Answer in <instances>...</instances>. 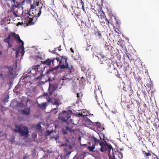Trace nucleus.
Here are the masks:
<instances>
[{
    "label": "nucleus",
    "instance_id": "32",
    "mask_svg": "<svg viewBox=\"0 0 159 159\" xmlns=\"http://www.w3.org/2000/svg\"><path fill=\"white\" fill-rule=\"evenodd\" d=\"M126 55L130 61H131L133 60V58L131 56V55L128 53H126Z\"/></svg>",
    "mask_w": 159,
    "mask_h": 159
},
{
    "label": "nucleus",
    "instance_id": "29",
    "mask_svg": "<svg viewBox=\"0 0 159 159\" xmlns=\"http://www.w3.org/2000/svg\"><path fill=\"white\" fill-rule=\"evenodd\" d=\"M95 35L96 36L100 38L101 37L102 34L100 31L98 30L95 33Z\"/></svg>",
    "mask_w": 159,
    "mask_h": 159
},
{
    "label": "nucleus",
    "instance_id": "36",
    "mask_svg": "<svg viewBox=\"0 0 159 159\" xmlns=\"http://www.w3.org/2000/svg\"><path fill=\"white\" fill-rule=\"evenodd\" d=\"M114 31L116 33H117V34H120V33H121V32L119 30V29L118 28H115V29Z\"/></svg>",
    "mask_w": 159,
    "mask_h": 159
},
{
    "label": "nucleus",
    "instance_id": "26",
    "mask_svg": "<svg viewBox=\"0 0 159 159\" xmlns=\"http://www.w3.org/2000/svg\"><path fill=\"white\" fill-rule=\"evenodd\" d=\"M95 145H93L91 146H88L87 147V149H89L90 151H93V149L95 148Z\"/></svg>",
    "mask_w": 159,
    "mask_h": 159
},
{
    "label": "nucleus",
    "instance_id": "52",
    "mask_svg": "<svg viewBox=\"0 0 159 159\" xmlns=\"http://www.w3.org/2000/svg\"><path fill=\"white\" fill-rule=\"evenodd\" d=\"M8 44L9 47L10 48V47H12L13 45L12 44H10V43H8Z\"/></svg>",
    "mask_w": 159,
    "mask_h": 159
},
{
    "label": "nucleus",
    "instance_id": "49",
    "mask_svg": "<svg viewBox=\"0 0 159 159\" xmlns=\"http://www.w3.org/2000/svg\"><path fill=\"white\" fill-rule=\"evenodd\" d=\"M71 153V152L67 151L66 152V155H70Z\"/></svg>",
    "mask_w": 159,
    "mask_h": 159
},
{
    "label": "nucleus",
    "instance_id": "30",
    "mask_svg": "<svg viewBox=\"0 0 159 159\" xmlns=\"http://www.w3.org/2000/svg\"><path fill=\"white\" fill-rule=\"evenodd\" d=\"M111 68V65H110V68H108L107 69L108 72L109 73H111L112 72V70H115V68L114 67L112 66Z\"/></svg>",
    "mask_w": 159,
    "mask_h": 159
},
{
    "label": "nucleus",
    "instance_id": "4",
    "mask_svg": "<svg viewBox=\"0 0 159 159\" xmlns=\"http://www.w3.org/2000/svg\"><path fill=\"white\" fill-rule=\"evenodd\" d=\"M15 129L14 131L16 133H19L21 136H25L27 138L29 134L28 129L26 126L16 125H15Z\"/></svg>",
    "mask_w": 159,
    "mask_h": 159
},
{
    "label": "nucleus",
    "instance_id": "51",
    "mask_svg": "<svg viewBox=\"0 0 159 159\" xmlns=\"http://www.w3.org/2000/svg\"><path fill=\"white\" fill-rule=\"evenodd\" d=\"M69 148L70 150H71L72 149V147L71 145H69Z\"/></svg>",
    "mask_w": 159,
    "mask_h": 159
},
{
    "label": "nucleus",
    "instance_id": "41",
    "mask_svg": "<svg viewBox=\"0 0 159 159\" xmlns=\"http://www.w3.org/2000/svg\"><path fill=\"white\" fill-rule=\"evenodd\" d=\"M62 132L64 134H67V132L66 131L65 128H64L62 129Z\"/></svg>",
    "mask_w": 159,
    "mask_h": 159
},
{
    "label": "nucleus",
    "instance_id": "50",
    "mask_svg": "<svg viewBox=\"0 0 159 159\" xmlns=\"http://www.w3.org/2000/svg\"><path fill=\"white\" fill-rule=\"evenodd\" d=\"M123 90L125 91H127V90H126V88L125 87H124L123 88Z\"/></svg>",
    "mask_w": 159,
    "mask_h": 159
},
{
    "label": "nucleus",
    "instance_id": "63",
    "mask_svg": "<svg viewBox=\"0 0 159 159\" xmlns=\"http://www.w3.org/2000/svg\"><path fill=\"white\" fill-rule=\"evenodd\" d=\"M84 80V78H83V77H82V80Z\"/></svg>",
    "mask_w": 159,
    "mask_h": 159
},
{
    "label": "nucleus",
    "instance_id": "31",
    "mask_svg": "<svg viewBox=\"0 0 159 159\" xmlns=\"http://www.w3.org/2000/svg\"><path fill=\"white\" fill-rule=\"evenodd\" d=\"M64 128H65L66 130L69 131L70 132H71L73 130L71 128L69 127L68 126H65Z\"/></svg>",
    "mask_w": 159,
    "mask_h": 159
},
{
    "label": "nucleus",
    "instance_id": "22",
    "mask_svg": "<svg viewBox=\"0 0 159 159\" xmlns=\"http://www.w3.org/2000/svg\"><path fill=\"white\" fill-rule=\"evenodd\" d=\"M100 17L101 18H104L105 19V21L106 22V24L108 25H109L110 23L109 21V20L107 19L105 15V16L103 15H100Z\"/></svg>",
    "mask_w": 159,
    "mask_h": 159
},
{
    "label": "nucleus",
    "instance_id": "18",
    "mask_svg": "<svg viewBox=\"0 0 159 159\" xmlns=\"http://www.w3.org/2000/svg\"><path fill=\"white\" fill-rule=\"evenodd\" d=\"M13 92L16 95L20 94V89L19 86L16 85L15 87L13 89Z\"/></svg>",
    "mask_w": 159,
    "mask_h": 159
},
{
    "label": "nucleus",
    "instance_id": "39",
    "mask_svg": "<svg viewBox=\"0 0 159 159\" xmlns=\"http://www.w3.org/2000/svg\"><path fill=\"white\" fill-rule=\"evenodd\" d=\"M99 143L101 147H102V146H103V145H105V143H104V142L103 141L99 142Z\"/></svg>",
    "mask_w": 159,
    "mask_h": 159
},
{
    "label": "nucleus",
    "instance_id": "34",
    "mask_svg": "<svg viewBox=\"0 0 159 159\" xmlns=\"http://www.w3.org/2000/svg\"><path fill=\"white\" fill-rule=\"evenodd\" d=\"M62 98L61 96H59V97H57L55 98L54 99V100H57L58 101H59V102H60V101Z\"/></svg>",
    "mask_w": 159,
    "mask_h": 159
},
{
    "label": "nucleus",
    "instance_id": "21",
    "mask_svg": "<svg viewBox=\"0 0 159 159\" xmlns=\"http://www.w3.org/2000/svg\"><path fill=\"white\" fill-rule=\"evenodd\" d=\"M5 68H7L8 70V71L6 72L7 73H9L10 72H11V73H12V75H13V67L11 66H6V67H5Z\"/></svg>",
    "mask_w": 159,
    "mask_h": 159
},
{
    "label": "nucleus",
    "instance_id": "17",
    "mask_svg": "<svg viewBox=\"0 0 159 159\" xmlns=\"http://www.w3.org/2000/svg\"><path fill=\"white\" fill-rule=\"evenodd\" d=\"M88 120V122L89 124V125H96L98 127H99L101 126L100 123L98 122H93L92 121L88 118L87 119Z\"/></svg>",
    "mask_w": 159,
    "mask_h": 159
},
{
    "label": "nucleus",
    "instance_id": "9",
    "mask_svg": "<svg viewBox=\"0 0 159 159\" xmlns=\"http://www.w3.org/2000/svg\"><path fill=\"white\" fill-rule=\"evenodd\" d=\"M57 87V85L53 84H51L50 83L49 88L48 89V94L45 93V94L46 95H49V96L51 95L56 90Z\"/></svg>",
    "mask_w": 159,
    "mask_h": 159
},
{
    "label": "nucleus",
    "instance_id": "38",
    "mask_svg": "<svg viewBox=\"0 0 159 159\" xmlns=\"http://www.w3.org/2000/svg\"><path fill=\"white\" fill-rule=\"evenodd\" d=\"M80 2L82 5V9L84 11V2H83L82 1V0H80Z\"/></svg>",
    "mask_w": 159,
    "mask_h": 159
},
{
    "label": "nucleus",
    "instance_id": "59",
    "mask_svg": "<svg viewBox=\"0 0 159 159\" xmlns=\"http://www.w3.org/2000/svg\"><path fill=\"white\" fill-rule=\"evenodd\" d=\"M89 115L90 116H93V114H90H90H89Z\"/></svg>",
    "mask_w": 159,
    "mask_h": 159
},
{
    "label": "nucleus",
    "instance_id": "12",
    "mask_svg": "<svg viewBox=\"0 0 159 159\" xmlns=\"http://www.w3.org/2000/svg\"><path fill=\"white\" fill-rule=\"evenodd\" d=\"M55 60V58H48L45 61H43L42 64L43 66L45 65L46 66H50L51 63H52V64H53L54 61Z\"/></svg>",
    "mask_w": 159,
    "mask_h": 159
},
{
    "label": "nucleus",
    "instance_id": "43",
    "mask_svg": "<svg viewBox=\"0 0 159 159\" xmlns=\"http://www.w3.org/2000/svg\"><path fill=\"white\" fill-rule=\"evenodd\" d=\"M58 108V107L57 106L56 108L52 109L51 110V112H53L54 111H57V110Z\"/></svg>",
    "mask_w": 159,
    "mask_h": 159
},
{
    "label": "nucleus",
    "instance_id": "19",
    "mask_svg": "<svg viewBox=\"0 0 159 159\" xmlns=\"http://www.w3.org/2000/svg\"><path fill=\"white\" fill-rule=\"evenodd\" d=\"M92 139H93L94 142V144L93 145H95H95H98V143H99V140L94 136H92Z\"/></svg>",
    "mask_w": 159,
    "mask_h": 159
},
{
    "label": "nucleus",
    "instance_id": "46",
    "mask_svg": "<svg viewBox=\"0 0 159 159\" xmlns=\"http://www.w3.org/2000/svg\"><path fill=\"white\" fill-rule=\"evenodd\" d=\"M68 145V144L66 143H65L64 144H62L61 145V146H65L67 147Z\"/></svg>",
    "mask_w": 159,
    "mask_h": 159
},
{
    "label": "nucleus",
    "instance_id": "23",
    "mask_svg": "<svg viewBox=\"0 0 159 159\" xmlns=\"http://www.w3.org/2000/svg\"><path fill=\"white\" fill-rule=\"evenodd\" d=\"M108 59H109V58L106 57H103V58H100V62H101V64H103V62L105 61H106Z\"/></svg>",
    "mask_w": 159,
    "mask_h": 159
},
{
    "label": "nucleus",
    "instance_id": "40",
    "mask_svg": "<svg viewBox=\"0 0 159 159\" xmlns=\"http://www.w3.org/2000/svg\"><path fill=\"white\" fill-rule=\"evenodd\" d=\"M92 49L94 52H97V51H98V49L96 48L95 46H93V47H92Z\"/></svg>",
    "mask_w": 159,
    "mask_h": 159
},
{
    "label": "nucleus",
    "instance_id": "60",
    "mask_svg": "<svg viewBox=\"0 0 159 159\" xmlns=\"http://www.w3.org/2000/svg\"><path fill=\"white\" fill-rule=\"evenodd\" d=\"M138 139L140 141L141 139H142V138L141 137H140V138H139V139Z\"/></svg>",
    "mask_w": 159,
    "mask_h": 159
},
{
    "label": "nucleus",
    "instance_id": "8",
    "mask_svg": "<svg viewBox=\"0 0 159 159\" xmlns=\"http://www.w3.org/2000/svg\"><path fill=\"white\" fill-rule=\"evenodd\" d=\"M41 8H38L37 7L36 9L34 10H32L31 11V14L32 17L34 19H36L37 17H39L41 13Z\"/></svg>",
    "mask_w": 159,
    "mask_h": 159
},
{
    "label": "nucleus",
    "instance_id": "57",
    "mask_svg": "<svg viewBox=\"0 0 159 159\" xmlns=\"http://www.w3.org/2000/svg\"><path fill=\"white\" fill-rule=\"evenodd\" d=\"M100 55L101 57V58H103V57H105V56H104L102 54H100Z\"/></svg>",
    "mask_w": 159,
    "mask_h": 159
},
{
    "label": "nucleus",
    "instance_id": "7",
    "mask_svg": "<svg viewBox=\"0 0 159 159\" xmlns=\"http://www.w3.org/2000/svg\"><path fill=\"white\" fill-rule=\"evenodd\" d=\"M12 75V73L10 72L7 73L6 72H4L3 71L0 73V79L3 82L6 81L7 79L8 78H10Z\"/></svg>",
    "mask_w": 159,
    "mask_h": 159
},
{
    "label": "nucleus",
    "instance_id": "10",
    "mask_svg": "<svg viewBox=\"0 0 159 159\" xmlns=\"http://www.w3.org/2000/svg\"><path fill=\"white\" fill-rule=\"evenodd\" d=\"M43 7V4L41 2H39L37 0H34L33 3L31 5V8L32 9L35 8L37 7L38 8H42Z\"/></svg>",
    "mask_w": 159,
    "mask_h": 159
},
{
    "label": "nucleus",
    "instance_id": "56",
    "mask_svg": "<svg viewBox=\"0 0 159 159\" xmlns=\"http://www.w3.org/2000/svg\"><path fill=\"white\" fill-rule=\"evenodd\" d=\"M100 55L101 57V58H103V57H105V56H104L102 54H100Z\"/></svg>",
    "mask_w": 159,
    "mask_h": 159
},
{
    "label": "nucleus",
    "instance_id": "14",
    "mask_svg": "<svg viewBox=\"0 0 159 159\" xmlns=\"http://www.w3.org/2000/svg\"><path fill=\"white\" fill-rule=\"evenodd\" d=\"M20 113L22 115L29 116L30 114V108H27L22 110L20 111Z\"/></svg>",
    "mask_w": 159,
    "mask_h": 159
},
{
    "label": "nucleus",
    "instance_id": "6",
    "mask_svg": "<svg viewBox=\"0 0 159 159\" xmlns=\"http://www.w3.org/2000/svg\"><path fill=\"white\" fill-rule=\"evenodd\" d=\"M32 16L31 12L30 10H27L22 13V18L25 20V21L28 22L30 25L34 24V23L33 22V18Z\"/></svg>",
    "mask_w": 159,
    "mask_h": 159
},
{
    "label": "nucleus",
    "instance_id": "1",
    "mask_svg": "<svg viewBox=\"0 0 159 159\" xmlns=\"http://www.w3.org/2000/svg\"><path fill=\"white\" fill-rule=\"evenodd\" d=\"M45 67L43 64L35 65L32 66L28 73L31 74L37 79H41Z\"/></svg>",
    "mask_w": 159,
    "mask_h": 159
},
{
    "label": "nucleus",
    "instance_id": "16",
    "mask_svg": "<svg viewBox=\"0 0 159 159\" xmlns=\"http://www.w3.org/2000/svg\"><path fill=\"white\" fill-rule=\"evenodd\" d=\"M28 101L27 100H25L24 101L21 100V102L18 104V106L20 107H24L25 105H27Z\"/></svg>",
    "mask_w": 159,
    "mask_h": 159
},
{
    "label": "nucleus",
    "instance_id": "47",
    "mask_svg": "<svg viewBox=\"0 0 159 159\" xmlns=\"http://www.w3.org/2000/svg\"><path fill=\"white\" fill-rule=\"evenodd\" d=\"M79 115L81 116H89V115H83V114L82 113H79Z\"/></svg>",
    "mask_w": 159,
    "mask_h": 159
},
{
    "label": "nucleus",
    "instance_id": "33",
    "mask_svg": "<svg viewBox=\"0 0 159 159\" xmlns=\"http://www.w3.org/2000/svg\"><path fill=\"white\" fill-rule=\"evenodd\" d=\"M54 105H56L57 106H58H58L61 104V103L59 102V101H57V100H54Z\"/></svg>",
    "mask_w": 159,
    "mask_h": 159
},
{
    "label": "nucleus",
    "instance_id": "55",
    "mask_svg": "<svg viewBox=\"0 0 159 159\" xmlns=\"http://www.w3.org/2000/svg\"><path fill=\"white\" fill-rule=\"evenodd\" d=\"M53 112H54V113L55 114H56L57 113L58 111L57 110V111H54Z\"/></svg>",
    "mask_w": 159,
    "mask_h": 159
},
{
    "label": "nucleus",
    "instance_id": "53",
    "mask_svg": "<svg viewBox=\"0 0 159 159\" xmlns=\"http://www.w3.org/2000/svg\"><path fill=\"white\" fill-rule=\"evenodd\" d=\"M80 94L79 93H77V98H80Z\"/></svg>",
    "mask_w": 159,
    "mask_h": 159
},
{
    "label": "nucleus",
    "instance_id": "20",
    "mask_svg": "<svg viewBox=\"0 0 159 159\" xmlns=\"http://www.w3.org/2000/svg\"><path fill=\"white\" fill-rule=\"evenodd\" d=\"M47 106L46 102H43L40 104H38V106L42 109L43 108H45Z\"/></svg>",
    "mask_w": 159,
    "mask_h": 159
},
{
    "label": "nucleus",
    "instance_id": "15",
    "mask_svg": "<svg viewBox=\"0 0 159 159\" xmlns=\"http://www.w3.org/2000/svg\"><path fill=\"white\" fill-rule=\"evenodd\" d=\"M104 136V135H103L104 138L102 139L105 142V145H103V146H102V147H101L100 150L101 152H104L106 151H107V148L108 146H107V145H108V144L105 141Z\"/></svg>",
    "mask_w": 159,
    "mask_h": 159
},
{
    "label": "nucleus",
    "instance_id": "24",
    "mask_svg": "<svg viewBox=\"0 0 159 159\" xmlns=\"http://www.w3.org/2000/svg\"><path fill=\"white\" fill-rule=\"evenodd\" d=\"M13 15L15 17H18L20 16V15L17 11H11Z\"/></svg>",
    "mask_w": 159,
    "mask_h": 159
},
{
    "label": "nucleus",
    "instance_id": "28",
    "mask_svg": "<svg viewBox=\"0 0 159 159\" xmlns=\"http://www.w3.org/2000/svg\"><path fill=\"white\" fill-rule=\"evenodd\" d=\"M142 152L145 157H148L149 156H151V154L150 152L147 153L145 151L143 150Z\"/></svg>",
    "mask_w": 159,
    "mask_h": 159
},
{
    "label": "nucleus",
    "instance_id": "27",
    "mask_svg": "<svg viewBox=\"0 0 159 159\" xmlns=\"http://www.w3.org/2000/svg\"><path fill=\"white\" fill-rule=\"evenodd\" d=\"M110 48V44L109 43H106L105 44V46H104V48L105 49L107 50H109V48Z\"/></svg>",
    "mask_w": 159,
    "mask_h": 159
},
{
    "label": "nucleus",
    "instance_id": "62",
    "mask_svg": "<svg viewBox=\"0 0 159 159\" xmlns=\"http://www.w3.org/2000/svg\"><path fill=\"white\" fill-rule=\"evenodd\" d=\"M2 53V52L1 51H0V55H1Z\"/></svg>",
    "mask_w": 159,
    "mask_h": 159
},
{
    "label": "nucleus",
    "instance_id": "25",
    "mask_svg": "<svg viewBox=\"0 0 159 159\" xmlns=\"http://www.w3.org/2000/svg\"><path fill=\"white\" fill-rule=\"evenodd\" d=\"M107 151H108V153H110V151L111 150L113 151V148L112 146L111 145L108 144V145H107Z\"/></svg>",
    "mask_w": 159,
    "mask_h": 159
},
{
    "label": "nucleus",
    "instance_id": "64",
    "mask_svg": "<svg viewBox=\"0 0 159 159\" xmlns=\"http://www.w3.org/2000/svg\"><path fill=\"white\" fill-rule=\"evenodd\" d=\"M88 144H90H90H90V142H89L88 143Z\"/></svg>",
    "mask_w": 159,
    "mask_h": 159
},
{
    "label": "nucleus",
    "instance_id": "48",
    "mask_svg": "<svg viewBox=\"0 0 159 159\" xmlns=\"http://www.w3.org/2000/svg\"><path fill=\"white\" fill-rule=\"evenodd\" d=\"M80 144L81 146H84V147H86L87 145V144H81V143H80Z\"/></svg>",
    "mask_w": 159,
    "mask_h": 159
},
{
    "label": "nucleus",
    "instance_id": "2",
    "mask_svg": "<svg viewBox=\"0 0 159 159\" xmlns=\"http://www.w3.org/2000/svg\"><path fill=\"white\" fill-rule=\"evenodd\" d=\"M55 59L59 61V66L61 69H66L68 71L69 73L71 74L73 66L71 65H69L66 62L67 59L66 57H60L56 58Z\"/></svg>",
    "mask_w": 159,
    "mask_h": 159
},
{
    "label": "nucleus",
    "instance_id": "54",
    "mask_svg": "<svg viewBox=\"0 0 159 159\" xmlns=\"http://www.w3.org/2000/svg\"><path fill=\"white\" fill-rule=\"evenodd\" d=\"M70 51L72 52V53H74V51L73 50V49L72 48H70Z\"/></svg>",
    "mask_w": 159,
    "mask_h": 159
},
{
    "label": "nucleus",
    "instance_id": "37",
    "mask_svg": "<svg viewBox=\"0 0 159 159\" xmlns=\"http://www.w3.org/2000/svg\"><path fill=\"white\" fill-rule=\"evenodd\" d=\"M95 98L98 102L99 103V104H100V101L98 100V98H97V96L96 95V91L95 92Z\"/></svg>",
    "mask_w": 159,
    "mask_h": 159
},
{
    "label": "nucleus",
    "instance_id": "5",
    "mask_svg": "<svg viewBox=\"0 0 159 159\" xmlns=\"http://www.w3.org/2000/svg\"><path fill=\"white\" fill-rule=\"evenodd\" d=\"M11 37H13L16 40H17L18 43L20 44L21 43V46H20L19 48V49H22V54H24V48L23 46L24 44V42L20 39L19 35L18 34H16L14 32H11L7 39L10 41Z\"/></svg>",
    "mask_w": 159,
    "mask_h": 159
},
{
    "label": "nucleus",
    "instance_id": "3",
    "mask_svg": "<svg viewBox=\"0 0 159 159\" xmlns=\"http://www.w3.org/2000/svg\"><path fill=\"white\" fill-rule=\"evenodd\" d=\"M72 113V111L70 110L63 111L58 118L62 122H66L67 124L72 123V120L70 119Z\"/></svg>",
    "mask_w": 159,
    "mask_h": 159
},
{
    "label": "nucleus",
    "instance_id": "11",
    "mask_svg": "<svg viewBox=\"0 0 159 159\" xmlns=\"http://www.w3.org/2000/svg\"><path fill=\"white\" fill-rule=\"evenodd\" d=\"M27 1H28L30 2V0H23V1L21 2H20L17 1H16V0H15L14 2H12L11 3H13L11 5V7H20L22 6V3L24 2Z\"/></svg>",
    "mask_w": 159,
    "mask_h": 159
},
{
    "label": "nucleus",
    "instance_id": "61",
    "mask_svg": "<svg viewBox=\"0 0 159 159\" xmlns=\"http://www.w3.org/2000/svg\"><path fill=\"white\" fill-rule=\"evenodd\" d=\"M156 158L157 159H159V156H156Z\"/></svg>",
    "mask_w": 159,
    "mask_h": 159
},
{
    "label": "nucleus",
    "instance_id": "35",
    "mask_svg": "<svg viewBox=\"0 0 159 159\" xmlns=\"http://www.w3.org/2000/svg\"><path fill=\"white\" fill-rule=\"evenodd\" d=\"M9 98V96L7 95L5 98L4 99L3 101L4 102H8V99Z\"/></svg>",
    "mask_w": 159,
    "mask_h": 159
},
{
    "label": "nucleus",
    "instance_id": "42",
    "mask_svg": "<svg viewBox=\"0 0 159 159\" xmlns=\"http://www.w3.org/2000/svg\"><path fill=\"white\" fill-rule=\"evenodd\" d=\"M37 126L38 127V129H39V130L41 129V126L39 124H38L37 125Z\"/></svg>",
    "mask_w": 159,
    "mask_h": 159
},
{
    "label": "nucleus",
    "instance_id": "45",
    "mask_svg": "<svg viewBox=\"0 0 159 159\" xmlns=\"http://www.w3.org/2000/svg\"><path fill=\"white\" fill-rule=\"evenodd\" d=\"M29 157V156L28 155L26 156L24 155L23 156V159H26V158H28Z\"/></svg>",
    "mask_w": 159,
    "mask_h": 159
},
{
    "label": "nucleus",
    "instance_id": "44",
    "mask_svg": "<svg viewBox=\"0 0 159 159\" xmlns=\"http://www.w3.org/2000/svg\"><path fill=\"white\" fill-rule=\"evenodd\" d=\"M4 42L7 43L8 44L10 43V41L7 39H5L4 40Z\"/></svg>",
    "mask_w": 159,
    "mask_h": 159
},
{
    "label": "nucleus",
    "instance_id": "13",
    "mask_svg": "<svg viewBox=\"0 0 159 159\" xmlns=\"http://www.w3.org/2000/svg\"><path fill=\"white\" fill-rule=\"evenodd\" d=\"M34 59L35 60V65L42 64L43 61H42V60L43 59L41 56H36L34 58Z\"/></svg>",
    "mask_w": 159,
    "mask_h": 159
},
{
    "label": "nucleus",
    "instance_id": "58",
    "mask_svg": "<svg viewBox=\"0 0 159 159\" xmlns=\"http://www.w3.org/2000/svg\"><path fill=\"white\" fill-rule=\"evenodd\" d=\"M152 154L153 155H154L155 157H156V156H156V155L154 153H153L152 152Z\"/></svg>",
    "mask_w": 159,
    "mask_h": 159
}]
</instances>
